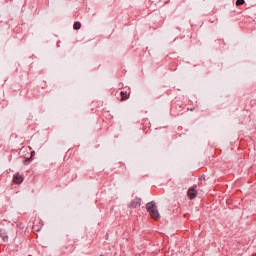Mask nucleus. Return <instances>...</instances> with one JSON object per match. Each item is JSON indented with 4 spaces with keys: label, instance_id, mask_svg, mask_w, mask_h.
<instances>
[{
    "label": "nucleus",
    "instance_id": "6",
    "mask_svg": "<svg viewBox=\"0 0 256 256\" xmlns=\"http://www.w3.org/2000/svg\"><path fill=\"white\" fill-rule=\"evenodd\" d=\"M73 29H75L76 31H79V29H81V22L79 21L75 22L73 25Z\"/></svg>",
    "mask_w": 256,
    "mask_h": 256
},
{
    "label": "nucleus",
    "instance_id": "2",
    "mask_svg": "<svg viewBox=\"0 0 256 256\" xmlns=\"http://www.w3.org/2000/svg\"><path fill=\"white\" fill-rule=\"evenodd\" d=\"M128 207L130 209H137V207H141V198L136 197L134 198L129 204Z\"/></svg>",
    "mask_w": 256,
    "mask_h": 256
},
{
    "label": "nucleus",
    "instance_id": "9",
    "mask_svg": "<svg viewBox=\"0 0 256 256\" xmlns=\"http://www.w3.org/2000/svg\"><path fill=\"white\" fill-rule=\"evenodd\" d=\"M35 156V151L31 152V157L29 159H27V161H31V158H33Z\"/></svg>",
    "mask_w": 256,
    "mask_h": 256
},
{
    "label": "nucleus",
    "instance_id": "8",
    "mask_svg": "<svg viewBox=\"0 0 256 256\" xmlns=\"http://www.w3.org/2000/svg\"><path fill=\"white\" fill-rule=\"evenodd\" d=\"M120 95L122 97L121 101H125V99H127V94L125 92L121 91Z\"/></svg>",
    "mask_w": 256,
    "mask_h": 256
},
{
    "label": "nucleus",
    "instance_id": "3",
    "mask_svg": "<svg viewBox=\"0 0 256 256\" xmlns=\"http://www.w3.org/2000/svg\"><path fill=\"white\" fill-rule=\"evenodd\" d=\"M197 186H193V187H190L187 191V196L189 197V199L193 200L197 197Z\"/></svg>",
    "mask_w": 256,
    "mask_h": 256
},
{
    "label": "nucleus",
    "instance_id": "5",
    "mask_svg": "<svg viewBox=\"0 0 256 256\" xmlns=\"http://www.w3.org/2000/svg\"><path fill=\"white\" fill-rule=\"evenodd\" d=\"M0 237L2 241H9V236L7 235V232L3 229L0 230Z\"/></svg>",
    "mask_w": 256,
    "mask_h": 256
},
{
    "label": "nucleus",
    "instance_id": "4",
    "mask_svg": "<svg viewBox=\"0 0 256 256\" xmlns=\"http://www.w3.org/2000/svg\"><path fill=\"white\" fill-rule=\"evenodd\" d=\"M23 180H24L23 176L19 173L13 176V183L15 185H21V183H23Z\"/></svg>",
    "mask_w": 256,
    "mask_h": 256
},
{
    "label": "nucleus",
    "instance_id": "1",
    "mask_svg": "<svg viewBox=\"0 0 256 256\" xmlns=\"http://www.w3.org/2000/svg\"><path fill=\"white\" fill-rule=\"evenodd\" d=\"M146 209L151 215L152 219H154L155 221H159L161 219V215L159 214V210H157V205L155 204V201L147 203Z\"/></svg>",
    "mask_w": 256,
    "mask_h": 256
},
{
    "label": "nucleus",
    "instance_id": "7",
    "mask_svg": "<svg viewBox=\"0 0 256 256\" xmlns=\"http://www.w3.org/2000/svg\"><path fill=\"white\" fill-rule=\"evenodd\" d=\"M241 5H245V0H236V6L241 7Z\"/></svg>",
    "mask_w": 256,
    "mask_h": 256
},
{
    "label": "nucleus",
    "instance_id": "10",
    "mask_svg": "<svg viewBox=\"0 0 256 256\" xmlns=\"http://www.w3.org/2000/svg\"><path fill=\"white\" fill-rule=\"evenodd\" d=\"M199 179H200V181H203V180L205 181V175L200 176Z\"/></svg>",
    "mask_w": 256,
    "mask_h": 256
}]
</instances>
